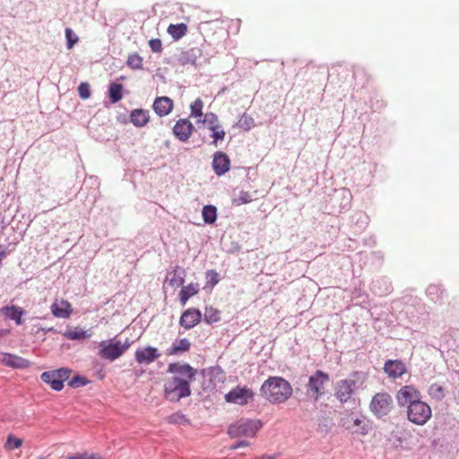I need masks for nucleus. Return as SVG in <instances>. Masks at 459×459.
I'll return each instance as SVG.
<instances>
[{
  "label": "nucleus",
  "instance_id": "nucleus-21",
  "mask_svg": "<svg viewBox=\"0 0 459 459\" xmlns=\"http://www.w3.org/2000/svg\"><path fill=\"white\" fill-rule=\"evenodd\" d=\"M202 56V50L199 48H192L186 51H183L178 58L181 65L197 66V61Z\"/></svg>",
  "mask_w": 459,
  "mask_h": 459
},
{
  "label": "nucleus",
  "instance_id": "nucleus-54",
  "mask_svg": "<svg viewBox=\"0 0 459 459\" xmlns=\"http://www.w3.org/2000/svg\"><path fill=\"white\" fill-rule=\"evenodd\" d=\"M377 282H378V281H374V282L372 283V290H373L377 294H378V295H380V296H383V295H385L386 293H388V292L390 291V287H389V286H387L384 291L377 290Z\"/></svg>",
  "mask_w": 459,
  "mask_h": 459
},
{
  "label": "nucleus",
  "instance_id": "nucleus-14",
  "mask_svg": "<svg viewBox=\"0 0 459 459\" xmlns=\"http://www.w3.org/2000/svg\"><path fill=\"white\" fill-rule=\"evenodd\" d=\"M202 320V313L198 308L191 307L185 310L179 319V325L185 329H192Z\"/></svg>",
  "mask_w": 459,
  "mask_h": 459
},
{
  "label": "nucleus",
  "instance_id": "nucleus-9",
  "mask_svg": "<svg viewBox=\"0 0 459 459\" xmlns=\"http://www.w3.org/2000/svg\"><path fill=\"white\" fill-rule=\"evenodd\" d=\"M99 347L100 357L109 361H114L124 354L120 346V340L102 341Z\"/></svg>",
  "mask_w": 459,
  "mask_h": 459
},
{
  "label": "nucleus",
  "instance_id": "nucleus-4",
  "mask_svg": "<svg viewBox=\"0 0 459 459\" xmlns=\"http://www.w3.org/2000/svg\"><path fill=\"white\" fill-rule=\"evenodd\" d=\"M190 395V383L179 377H173L164 384V396L170 402H178Z\"/></svg>",
  "mask_w": 459,
  "mask_h": 459
},
{
  "label": "nucleus",
  "instance_id": "nucleus-39",
  "mask_svg": "<svg viewBox=\"0 0 459 459\" xmlns=\"http://www.w3.org/2000/svg\"><path fill=\"white\" fill-rule=\"evenodd\" d=\"M317 425V431L326 435L331 431L333 426V421L331 418L322 416L321 418L318 419Z\"/></svg>",
  "mask_w": 459,
  "mask_h": 459
},
{
  "label": "nucleus",
  "instance_id": "nucleus-5",
  "mask_svg": "<svg viewBox=\"0 0 459 459\" xmlns=\"http://www.w3.org/2000/svg\"><path fill=\"white\" fill-rule=\"evenodd\" d=\"M261 426L259 420L241 419L228 427V434L232 438L238 437H254Z\"/></svg>",
  "mask_w": 459,
  "mask_h": 459
},
{
  "label": "nucleus",
  "instance_id": "nucleus-22",
  "mask_svg": "<svg viewBox=\"0 0 459 459\" xmlns=\"http://www.w3.org/2000/svg\"><path fill=\"white\" fill-rule=\"evenodd\" d=\"M426 295L432 302L440 305L447 299L446 290L441 285L437 284H430L426 290Z\"/></svg>",
  "mask_w": 459,
  "mask_h": 459
},
{
  "label": "nucleus",
  "instance_id": "nucleus-52",
  "mask_svg": "<svg viewBox=\"0 0 459 459\" xmlns=\"http://www.w3.org/2000/svg\"><path fill=\"white\" fill-rule=\"evenodd\" d=\"M67 459H95V455L94 454L88 455L86 453L77 454V455L69 456Z\"/></svg>",
  "mask_w": 459,
  "mask_h": 459
},
{
  "label": "nucleus",
  "instance_id": "nucleus-32",
  "mask_svg": "<svg viewBox=\"0 0 459 459\" xmlns=\"http://www.w3.org/2000/svg\"><path fill=\"white\" fill-rule=\"evenodd\" d=\"M167 31L175 40H178L186 35L187 26L185 23L169 24Z\"/></svg>",
  "mask_w": 459,
  "mask_h": 459
},
{
  "label": "nucleus",
  "instance_id": "nucleus-1",
  "mask_svg": "<svg viewBox=\"0 0 459 459\" xmlns=\"http://www.w3.org/2000/svg\"><path fill=\"white\" fill-rule=\"evenodd\" d=\"M260 394L271 403H282L291 396L292 387L281 377H270L262 384Z\"/></svg>",
  "mask_w": 459,
  "mask_h": 459
},
{
  "label": "nucleus",
  "instance_id": "nucleus-16",
  "mask_svg": "<svg viewBox=\"0 0 459 459\" xmlns=\"http://www.w3.org/2000/svg\"><path fill=\"white\" fill-rule=\"evenodd\" d=\"M195 127L186 118L178 120L173 127V134L180 142H186L191 136Z\"/></svg>",
  "mask_w": 459,
  "mask_h": 459
},
{
  "label": "nucleus",
  "instance_id": "nucleus-49",
  "mask_svg": "<svg viewBox=\"0 0 459 459\" xmlns=\"http://www.w3.org/2000/svg\"><path fill=\"white\" fill-rule=\"evenodd\" d=\"M79 96L82 100H86L91 96L90 85L87 82H81L78 87Z\"/></svg>",
  "mask_w": 459,
  "mask_h": 459
},
{
  "label": "nucleus",
  "instance_id": "nucleus-15",
  "mask_svg": "<svg viewBox=\"0 0 459 459\" xmlns=\"http://www.w3.org/2000/svg\"><path fill=\"white\" fill-rule=\"evenodd\" d=\"M160 357V353L159 352V350L152 346L137 349L134 353L135 360L139 364L149 365L154 362Z\"/></svg>",
  "mask_w": 459,
  "mask_h": 459
},
{
  "label": "nucleus",
  "instance_id": "nucleus-42",
  "mask_svg": "<svg viewBox=\"0 0 459 459\" xmlns=\"http://www.w3.org/2000/svg\"><path fill=\"white\" fill-rule=\"evenodd\" d=\"M204 102L198 98L190 106V116L193 117H201L204 116L203 113Z\"/></svg>",
  "mask_w": 459,
  "mask_h": 459
},
{
  "label": "nucleus",
  "instance_id": "nucleus-51",
  "mask_svg": "<svg viewBox=\"0 0 459 459\" xmlns=\"http://www.w3.org/2000/svg\"><path fill=\"white\" fill-rule=\"evenodd\" d=\"M149 46L152 52L160 53L162 50V43L160 39H152L149 41Z\"/></svg>",
  "mask_w": 459,
  "mask_h": 459
},
{
  "label": "nucleus",
  "instance_id": "nucleus-8",
  "mask_svg": "<svg viewBox=\"0 0 459 459\" xmlns=\"http://www.w3.org/2000/svg\"><path fill=\"white\" fill-rule=\"evenodd\" d=\"M330 380V376L320 369H317L308 378L307 385L308 393H311L316 398L325 394V385Z\"/></svg>",
  "mask_w": 459,
  "mask_h": 459
},
{
  "label": "nucleus",
  "instance_id": "nucleus-62",
  "mask_svg": "<svg viewBox=\"0 0 459 459\" xmlns=\"http://www.w3.org/2000/svg\"><path fill=\"white\" fill-rule=\"evenodd\" d=\"M38 459H43V458H42V457H39V458H38Z\"/></svg>",
  "mask_w": 459,
  "mask_h": 459
},
{
  "label": "nucleus",
  "instance_id": "nucleus-33",
  "mask_svg": "<svg viewBox=\"0 0 459 459\" xmlns=\"http://www.w3.org/2000/svg\"><path fill=\"white\" fill-rule=\"evenodd\" d=\"M203 220L206 224H213L217 220V208L214 205H204L202 210Z\"/></svg>",
  "mask_w": 459,
  "mask_h": 459
},
{
  "label": "nucleus",
  "instance_id": "nucleus-35",
  "mask_svg": "<svg viewBox=\"0 0 459 459\" xmlns=\"http://www.w3.org/2000/svg\"><path fill=\"white\" fill-rule=\"evenodd\" d=\"M64 336L66 337L68 340H84L88 337H90V334L87 333V331H84L82 329L74 328V329H69L64 333Z\"/></svg>",
  "mask_w": 459,
  "mask_h": 459
},
{
  "label": "nucleus",
  "instance_id": "nucleus-40",
  "mask_svg": "<svg viewBox=\"0 0 459 459\" xmlns=\"http://www.w3.org/2000/svg\"><path fill=\"white\" fill-rule=\"evenodd\" d=\"M167 421L169 424H178V425H187L190 423L189 420L186 418V416L181 411H177V412L169 415L167 418Z\"/></svg>",
  "mask_w": 459,
  "mask_h": 459
},
{
  "label": "nucleus",
  "instance_id": "nucleus-50",
  "mask_svg": "<svg viewBox=\"0 0 459 459\" xmlns=\"http://www.w3.org/2000/svg\"><path fill=\"white\" fill-rule=\"evenodd\" d=\"M88 381L81 377L80 375L74 376L69 382V385L73 388L79 387V386H84Z\"/></svg>",
  "mask_w": 459,
  "mask_h": 459
},
{
  "label": "nucleus",
  "instance_id": "nucleus-36",
  "mask_svg": "<svg viewBox=\"0 0 459 459\" xmlns=\"http://www.w3.org/2000/svg\"><path fill=\"white\" fill-rule=\"evenodd\" d=\"M208 129L212 132L211 137L212 138V144L217 146L218 142H221L225 138V131L222 129L221 125L215 126H208Z\"/></svg>",
  "mask_w": 459,
  "mask_h": 459
},
{
  "label": "nucleus",
  "instance_id": "nucleus-44",
  "mask_svg": "<svg viewBox=\"0 0 459 459\" xmlns=\"http://www.w3.org/2000/svg\"><path fill=\"white\" fill-rule=\"evenodd\" d=\"M238 126L245 131H248L255 126V121L249 115L243 114L238 120Z\"/></svg>",
  "mask_w": 459,
  "mask_h": 459
},
{
  "label": "nucleus",
  "instance_id": "nucleus-30",
  "mask_svg": "<svg viewBox=\"0 0 459 459\" xmlns=\"http://www.w3.org/2000/svg\"><path fill=\"white\" fill-rule=\"evenodd\" d=\"M40 379L49 385L55 391H61L64 388V384H61V380H58L53 370L45 371L41 374Z\"/></svg>",
  "mask_w": 459,
  "mask_h": 459
},
{
  "label": "nucleus",
  "instance_id": "nucleus-3",
  "mask_svg": "<svg viewBox=\"0 0 459 459\" xmlns=\"http://www.w3.org/2000/svg\"><path fill=\"white\" fill-rule=\"evenodd\" d=\"M340 425L352 434L366 436L370 429L369 420L359 412L344 411L340 419Z\"/></svg>",
  "mask_w": 459,
  "mask_h": 459
},
{
  "label": "nucleus",
  "instance_id": "nucleus-53",
  "mask_svg": "<svg viewBox=\"0 0 459 459\" xmlns=\"http://www.w3.org/2000/svg\"><path fill=\"white\" fill-rule=\"evenodd\" d=\"M248 446H249V442H247L246 440H240V441H238L235 444L231 445L230 449L236 450L240 447Z\"/></svg>",
  "mask_w": 459,
  "mask_h": 459
},
{
  "label": "nucleus",
  "instance_id": "nucleus-47",
  "mask_svg": "<svg viewBox=\"0 0 459 459\" xmlns=\"http://www.w3.org/2000/svg\"><path fill=\"white\" fill-rule=\"evenodd\" d=\"M65 39H66V47L68 49L74 48V46L78 42V37L74 32L71 28H66L65 30Z\"/></svg>",
  "mask_w": 459,
  "mask_h": 459
},
{
  "label": "nucleus",
  "instance_id": "nucleus-11",
  "mask_svg": "<svg viewBox=\"0 0 459 459\" xmlns=\"http://www.w3.org/2000/svg\"><path fill=\"white\" fill-rule=\"evenodd\" d=\"M167 371L171 374L178 375V377L186 380L188 383L195 380L197 374V369L194 368L189 364L179 362L169 363Z\"/></svg>",
  "mask_w": 459,
  "mask_h": 459
},
{
  "label": "nucleus",
  "instance_id": "nucleus-37",
  "mask_svg": "<svg viewBox=\"0 0 459 459\" xmlns=\"http://www.w3.org/2000/svg\"><path fill=\"white\" fill-rule=\"evenodd\" d=\"M220 319V311L218 309L213 308L212 307H205L204 320L206 324L212 325L219 322Z\"/></svg>",
  "mask_w": 459,
  "mask_h": 459
},
{
  "label": "nucleus",
  "instance_id": "nucleus-38",
  "mask_svg": "<svg viewBox=\"0 0 459 459\" xmlns=\"http://www.w3.org/2000/svg\"><path fill=\"white\" fill-rule=\"evenodd\" d=\"M205 279L206 282L204 285V289H212L215 285L218 284L220 281V276L215 270L211 269L205 272Z\"/></svg>",
  "mask_w": 459,
  "mask_h": 459
},
{
  "label": "nucleus",
  "instance_id": "nucleus-26",
  "mask_svg": "<svg viewBox=\"0 0 459 459\" xmlns=\"http://www.w3.org/2000/svg\"><path fill=\"white\" fill-rule=\"evenodd\" d=\"M130 119L134 126L143 127L149 122V111L143 108L134 109L130 114Z\"/></svg>",
  "mask_w": 459,
  "mask_h": 459
},
{
  "label": "nucleus",
  "instance_id": "nucleus-56",
  "mask_svg": "<svg viewBox=\"0 0 459 459\" xmlns=\"http://www.w3.org/2000/svg\"><path fill=\"white\" fill-rule=\"evenodd\" d=\"M7 255V248L0 245V261Z\"/></svg>",
  "mask_w": 459,
  "mask_h": 459
},
{
  "label": "nucleus",
  "instance_id": "nucleus-23",
  "mask_svg": "<svg viewBox=\"0 0 459 459\" xmlns=\"http://www.w3.org/2000/svg\"><path fill=\"white\" fill-rule=\"evenodd\" d=\"M186 270L183 267L176 266L172 271L166 274V281L173 288H178L183 285L186 277Z\"/></svg>",
  "mask_w": 459,
  "mask_h": 459
},
{
  "label": "nucleus",
  "instance_id": "nucleus-34",
  "mask_svg": "<svg viewBox=\"0 0 459 459\" xmlns=\"http://www.w3.org/2000/svg\"><path fill=\"white\" fill-rule=\"evenodd\" d=\"M428 394L432 399L439 402L446 397V391L443 385L433 383L429 385Z\"/></svg>",
  "mask_w": 459,
  "mask_h": 459
},
{
  "label": "nucleus",
  "instance_id": "nucleus-31",
  "mask_svg": "<svg viewBox=\"0 0 459 459\" xmlns=\"http://www.w3.org/2000/svg\"><path fill=\"white\" fill-rule=\"evenodd\" d=\"M108 96L111 103H117L123 98V85L118 82H111L108 87Z\"/></svg>",
  "mask_w": 459,
  "mask_h": 459
},
{
  "label": "nucleus",
  "instance_id": "nucleus-10",
  "mask_svg": "<svg viewBox=\"0 0 459 459\" xmlns=\"http://www.w3.org/2000/svg\"><path fill=\"white\" fill-rule=\"evenodd\" d=\"M253 397L254 393L250 388L236 386L225 394V401L230 403L246 405Z\"/></svg>",
  "mask_w": 459,
  "mask_h": 459
},
{
  "label": "nucleus",
  "instance_id": "nucleus-20",
  "mask_svg": "<svg viewBox=\"0 0 459 459\" xmlns=\"http://www.w3.org/2000/svg\"><path fill=\"white\" fill-rule=\"evenodd\" d=\"M173 107V100L166 96L157 97L152 104V108L159 117L169 115L172 111Z\"/></svg>",
  "mask_w": 459,
  "mask_h": 459
},
{
  "label": "nucleus",
  "instance_id": "nucleus-46",
  "mask_svg": "<svg viewBox=\"0 0 459 459\" xmlns=\"http://www.w3.org/2000/svg\"><path fill=\"white\" fill-rule=\"evenodd\" d=\"M253 200L252 195L247 191H240L238 195L233 199V204L242 205L249 204Z\"/></svg>",
  "mask_w": 459,
  "mask_h": 459
},
{
  "label": "nucleus",
  "instance_id": "nucleus-17",
  "mask_svg": "<svg viewBox=\"0 0 459 459\" xmlns=\"http://www.w3.org/2000/svg\"><path fill=\"white\" fill-rule=\"evenodd\" d=\"M384 371L389 377L398 378L406 372V366L400 359H388L385 362Z\"/></svg>",
  "mask_w": 459,
  "mask_h": 459
},
{
  "label": "nucleus",
  "instance_id": "nucleus-57",
  "mask_svg": "<svg viewBox=\"0 0 459 459\" xmlns=\"http://www.w3.org/2000/svg\"><path fill=\"white\" fill-rule=\"evenodd\" d=\"M277 457V455L273 454V455H264L260 457H256V459H276Z\"/></svg>",
  "mask_w": 459,
  "mask_h": 459
},
{
  "label": "nucleus",
  "instance_id": "nucleus-61",
  "mask_svg": "<svg viewBox=\"0 0 459 459\" xmlns=\"http://www.w3.org/2000/svg\"><path fill=\"white\" fill-rule=\"evenodd\" d=\"M95 459H103V458L98 455H95Z\"/></svg>",
  "mask_w": 459,
  "mask_h": 459
},
{
  "label": "nucleus",
  "instance_id": "nucleus-43",
  "mask_svg": "<svg viewBox=\"0 0 459 459\" xmlns=\"http://www.w3.org/2000/svg\"><path fill=\"white\" fill-rule=\"evenodd\" d=\"M22 439L16 437L15 436L10 434L7 436L6 441L4 443V449L6 450H14L19 448L22 445Z\"/></svg>",
  "mask_w": 459,
  "mask_h": 459
},
{
  "label": "nucleus",
  "instance_id": "nucleus-58",
  "mask_svg": "<svg viewBox=\"0 0 459 459\" xmlns=\"http://www.w3.org/2000/svg\"><path fill=\"white\" fill-rule=\"evenodd\" d=\"M88 182H91L92 184L99 185L98 178L96 177H90L88 179L84 181V185H86Z\"/></svg>",
  "mask_w": 459,
  "mask_h": 459
},
{
  "label": "nucleus",
  "instance_id": "nucleus-2",
  "mask_svg": "<svg viewBox=\"0 0 459 459\" xmlns=\"http://www.w3.org/2000/svg\"><path fill=\"white\" fill-rule=\"evenodd\" d=\"M365 374L361 371H354L351 374L350 378L337 381L333 386V395L341 403H348L357 389V383L363 382Z\"/></svg>",
  "mask_w": 459,
  "mask_h": 459
},
{
  "label": "nucleus",
  "instance_id": "nucleus-27",
  "mask_svg": "<svg viewBox=\"0 0 459 459\" xmlns=\"http://www.w3.org/2000/svg\"><path fill=\"white\" fill-rule=\"evenodd\" d=\"M3 312L6 318L13 320L18 325H22V317L24 315V310L21 307L14 305L6 306L3 308Z\"/></svg>",
  "mask_w": 459,
  "mask_h": 459
},
{
  "label": "nucleus",
  "instance_id": "nucleus-25",
  "mask_svg": "<svg viewBox=\"0 0 459 459\" xmlns=\"http://www.w3.org/2000/svg\"><path fill=\"white\" fill-rule=\"evenodd\" d=\"M191 347V342L186 338L176 339L172 345L167 350V354L169 356L179 355L183 352L188 351Z\"/></svg>",
  "mask_w": 459,
  "mask_h": 459
},
{
  "label": "nucleus",
  "instance_id": "nucleus-18",
  "mask_svg": "<svg viewBox=\"0 0 459 459\" xmlns=\"http://www.w3.org/2000/svg\"><path fill=\"white\" fill-rule=\"evenodd\" d=\"M230 161L227 154L216 152L213 155L212 168L217 176H222L230 170Z\"/></svg>",
  "mask_w": 459,
  "mask_h": 459
},
{
  "label": "nucleus",
  "instance_id": "nucleus-59",
  "mask_svg": "<svg viewBox=\"0 0 459 459\" xmlns=\"http://www.w3.org/2000/svg\"><path fill=\"white\" fill-rule=\"evenodd\" d=\"M9 333L10 331L8 329H0V339L7 335Z\"/></svg>",
  "mask_w": 459,
  "mask_h": 459
},
{
  "label": "nucleus",
  "instance_id": "nucleus-24",
  "mask_svg": "<svg viewBox=\"0 0 459 459\" xmlns=\"http://www.w3.org/2000/svg\"><path fill=\"white\" fill-rule=\"evenodd\" d=\"M203 375L213 386L224 382V371L220 366H212L203 369Z\"/></svg>",
  "mask_w": 459,
  "mask_h": 459
},
{
  "label": "nucleus",
  "instance_id": "nucleus-41",
  "mask_svg": "<svg viewBox=\"0 0 459 459\" xmlns=\"http://www.w3.org/2000/svg\"><path fill=\"white\" fill-rule=\"evenodd\" d=\"M126 65L132 69H143V57L137 53L130 54L127 57Z\"/></svg>",
  "mask_w": 459,
  "mask_h": 459
},
{
  "label": "nucleus",
  "instance_id": "nucleus-28",
  "mask_svg": "<svg viewBox=\"0 0 459 459\" xmlns=\"http://www.w3.org/2000/svg\"><path fill=\"white\" fill-rule=\"evenodd\" d=\"M51 312L56 317L68 318L72 313L71 305L66 300H62L60 304L54 302L51 305Z\"/></svg>",
  "mask_w": 459,
  "mask_h": 459
},
{
  "label": "nucleus",
  "instance_id": "nucleus-12",
  "mask_svg": "<svg viewBox=\"0 0 459 459\" xmlns=\"http://www.w3.org/2000/svg\"><path fill=\"white\" fill-rule=\"evenodd\" d=\"M395 398L400 407H408L420 399V393L412 385H404L396 393Z\"/></svg>",
  "mask_w": 459,
  "mask_h": 459
},
{
  "label": "nucleus",
  "instance_id": "nucleus-63",
  "mask_svg": "<svg viewBox=\"0 0 459 459\" xmlns=\"http://www.w3.org/2000/svg\"><path fill=\"white\" fill-rule=\"evenodd\" d=\"M255 459H256V458H255Z\"/></svg>",
  "mask_w": 459,
  "mask_h": 459
},
{
  "label": "nucleus",
  "instance_id": "nucleus-48",
  "mask_svg": "<svg viewBox=\"0 0 459 459\" xmlns=\"http://www.w3.org/2000/svg\"><path fill=\"white\" fill-rule=\"evenodd\" d=\"M53 371L56 378L58 380H61V384H64V382L69 378L71 374V369H69L68 368H60Z\"/></svg>",
  "mask_w": 459,
  "mask_h": 459
},
{
  "label": "nucleus",
  "instance_id": "nucleus-6",
  "mask_svg": "<svg viewBox=\"0 0 459 459\" xmlns=\"http://www.w3.org/2000/svg\"><path fill=\"white\" fill-rule=\"evenodd\" d=\"M432 416V411L429 405L420 399L414 401L407 408L408 420L419 426H422L428 422Z\"/></svg>",
  "mask_w": 459,
  "mask_h": 459
},
{
  "label": "nucleus",
  "instance_id": "nucleus-45",
  "mask_svg": "<svg viewBox=\"0 0 459 459\" xmlns=\"http://www.w3.org/2000/svg\"><path fill=\"white\" fill-rule=\"evenodd\" d=\"M197 123L206 124L207 127L220 125L219 118L213 112H207L203 119H198Z\"/></svg>",
  "mask_w": 459,
  "mask_h": 459
},
{
  "label": "nucleus",
  "instance_id": "nucleus-13",
  "mask_svg": "<svg viewBox=\"0 0 459 459\" xmlns=\"http://www.w3.org/2000/svg\"><path fill=\"white\" fill-rule=\"evenodd\" d=\"M351 193L347 188L334 190L333 195L331 196L333 206L336 208L340 212L349 210L351 207Z\"/></svg>",
  "mask_w": 459,
  "mask_h": 459
},
{
  "label": "nucleus",
  "instance_id": "nucleus-60",
  "mask_svg": "<svg viewBox=\"0 0 459 459\" xmlns=\"http://www.w3.org/2000/svg\"><path fill=\"white\" fill-rule=\"evenodd\" d=\"M45 333H49V332H56V330L53 328V327H49V328H47V329H42Z\"/></svg>",
  "mask_w": 459,
  "mask_h": 459
},
{
  "label": "nucleus",
  "instance_id": "nucleus-19",
  "mask_svg": "<svg viewBox=\"0 0 459 459\" xmlns=\"http://www.w3.org/2000/svg\"><path fill=\"white\" fill-rule=\"evenodd\" d=\"M3 355L4 357L1 362L6 367L15 369H23L28 368L30 366V362L28 359L18 355L8 352L4 353Z\"/></svg>",
  "mask_w": 459,
  "mask_h": 459
},
{
  "label": "nucleus",
  "instance_id": "nucleus-29",
  "mask_svg": "<svg viewBox=\"0 0 459 459\" xmlns=\"http://www.w3.org/2000/svg\"><path fill=\"white\" fill-rule=\"evenodd\" d=\"M199 291V284L191 282L186 286H183L179 291V301L182 305H185L187 300L197 294Z\"/></svg>",
  "mask_w": 459,
  "mask_h": 459
},
{
  "label": "nucleus",
  "instance_id": "nucleus-55",
  "mask_svg": "<svg viewBox=\"0 0 459 459\" xmlns=\"http://www.w3.org/2000/svg\"><path fill=\"white\" fill-rule=\"evenodd\" d=\"M132 342L129 339H126L124 342L120 341V346L122 347V351L125 353L131 346Z\"/></svg>",
  "mask_w": 459,
  "mask_h": 459
},
{
  "label": "nucleus",
  "instance_id": "nucleus-7",
  "mask_svg": "<svg viewBox=\"0 0 459 459\" xmlns=\"http://www.w3.org/2000/svg\"><path fill=\"white\" fill-rule=\"evenodd\" d=\"M393 408L392 396L387 393L376 394L370 402L369 409L377 418L386 416Z\"/></svg>",
  "mask_w": 459,
  "mask_h": 459
}]
</instances>
